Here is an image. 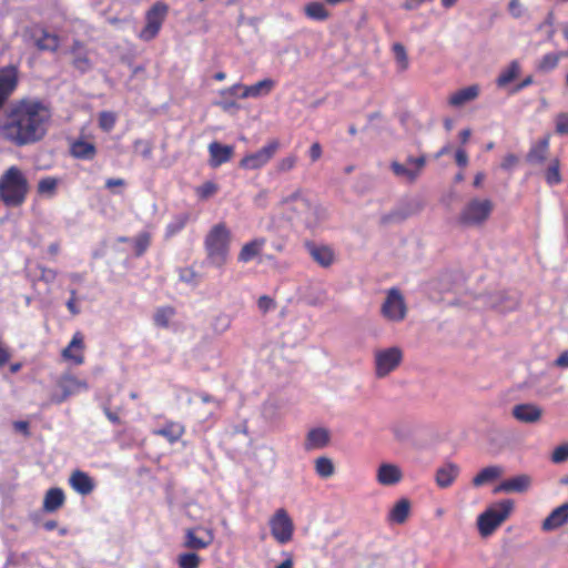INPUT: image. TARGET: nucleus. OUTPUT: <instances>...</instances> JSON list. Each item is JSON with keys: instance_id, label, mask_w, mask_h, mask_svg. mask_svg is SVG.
<instances>
[{"instance_id": "1", "label": "nucleus", "mask_w": 568, "mask_h": 568, "mask_svg": "<svg viewBox=\"0 0 568 568\" xmlns=\"http://www.w3.org/2000/svg\"><path fill=\"white\" fill-rule=\"evenodd\" d=\"M49 102L39 98H22L11 102L0 116V139L16 148L41 142L52 124Z\"/></svg>"}, {"instance_id": "2", "label": "nucleus", "mask_w": 568, "mask_h": 568, "mask_svg": "<svg viewBox=\"0 0 568 568\" xmlns=\"http://www.w3.org/2000/svg\"><path fill=\"white\" fill-rule=\"evenodd\" d=\"M29 192V183L18 166H10L0 176V200L9 207L23 204Z\"/></svg>"}, {"instance_id": "3", "label": "nucleus", "mask_w": 568, "mask_h": 568, "mask_svg": "<svg viewBox=\"0 0 568 568\" xmlns=\"http://www.w3.org/2000/svg\"><path fill=\"white\" fill-rule=\"evenodd\" d=\"M207 260L215 267H223L229 258L230 232L223 223L214 225L205 237Z\"/></svg>"}, {"instance_id": "4", "label": "nucleus", "mask_w": 568, "mask_h": 568, "mask_svg": "<svg viewBox=\"0 0 568 568\" xmlns=\"http://www.w3.org/2000/svg\"><path fill=\"white\" fill-rule=\"evenodd\" d=\"M281 204L296 213L297 217L310 229L315 227L324 215V210L305 199L300 189L283 197Z\"/></svg>"}, {"instance_id": "5", "label": "nucleus", "mask_w": 568, "mask_h": 568, "mask_svg": "<svg viewBox=\"0 0 568 568\" xmlns=\"http://www.w3.org/2000/svg\"><path fill=\"white\" fill-rule=\"evenodd\" d=\"M514 501L510 499L500 500L488 507L477 518V526L480 536H490L511 514Z\"/></svg>"}, {"instance_id": "6", "label": "nucleus", "mask_w": 568, "mask_h": 568, "mask_svg": "<svg viewBox=\"0 0 568 568\" xmlns=\"http://www.w3.org/2000/svg\"><path fill=\"white\" fill-rule=\"evenodd\" d=\"M494 204L488 199H473L460 211L458 222L465 226H478L490 216Z\"/></svg>"}, {"instance_id": "7", "label": "nucleus", "mask_w": 568, "mask_h": 568, "mask_svg": "<svg viewBox=\"0 0 568 568\" xmlns=\"http://www.w3.org/2000/svg\"><path fill=\"white\" fill-rule=\"evenodd\" d=\"M402 361L403 352L397 346L376 349L374 353V366L376 377L384 378L388 376L400 365Z\"/></svg>"}, {"instance_id": "8", "label": "nucleus", "mask_w": 568, "mask_h": 568, "mask_svg": "<svg viewBox=\"0 0 568 568\" xmlns=\"http://www.w3.org/2000/svg\"><path fill=\"white\" fill-rule=\"evenodd\" d=\"M169 13V6L162 1L155 2L145 13V26L140 32L144 41L154 39Z\"/></svg>"}, {"instance_id": "9", "label": "nucleus", "mask_w": 568, "mask_h": 568, "mask_svg": "<svg viewBox=\"0 0 568 568\" xmlns=\"http://www.w3.org/2000/svg\"><path fill=\"white\" fill-rule=\"evenodd\" d=\"M382 314L392 322H400L406 316V304L398 288H389L382 305Z\"/></svg>"}, {"instance_id": "10", "label": "nucleus", "mask_w": 568, "mask_h": 568, "mask_svg": "<svg viewBox=\"0 0 568 568\" xmlns=\"http://www.w3.org/2000/svg\"><path fill=\"white\" fill-rule=\"evenodd\" d=\"M280 149L278 140H272L256 152L245 155L240 166L245 170H257L266 165Z\"/></svg>"}, {"instance_id": "11", "label": "nucleus", "mask_w": 568, "mask_h": 568, "mask_svg": "<svg viewBox=\"0 0 568 568\" xmlns=\"http://www.w3.org/2000/svg\"><path fill=\"white\" fill-rule=\"evenodd\" d=\"M214 531L212 528L196 526L187 528L184 532L183 547L194 552L211 546L214 541Z\"/></svg>"}, {"instance_id": "12", "label": "nucleus", "mask_w": 568, "mask_h": 568, "mask_svg": "<svg viewBox=\"0 0 568 568\" xmlns=\"http://www.w3.org/2000/svg\"><path fill=\"white\" fill-rule=\"evenodd\" d=\"M272 536L280 542L286 544L293 536V523L287 513L281 508L277 509L270 520Z\"/></svg>"}, {"instance_id": "13", "label": "nucleus", "mask_w": 568, "mask_h": 568, "mask_svg": "<svg viewBox=\"0 0 568 568\" xmlns=\"http://www.w3.org/2000/svg\"><path fill=\"white\" fill-rule=\"evenodd\" d=\"M425 165V156L420 155L417 158L407 159L406 163L400 164L398 162L392 163V170L394 174L405 182H414L422 173Z\"/></svg>"}, {"instance_id": "14", "label": "nucleus", "mask_w": 568, "mask_h": 568, "mask_svg": "<svg viewBox=\"0 0 568 568\" xmlns=\"http://www.w3.org/2000/svg\"><path fill=\"white\" fill-rule=\"evenodd\" d=\"M542 414V408L532 403L517 404L511 409L513 417L525 424L538 423L541 419Z\"/></svg>"}, {"instance_id": "15", "label": "nucleus", "mask_w": 568, "mask_h": 568, "mask_svg": "<svg viewBox=\"0 0 568 568\" xmlns=\"http://www.w3.org/2000/svg\"><path fill=\"white\" fill-rule=\"evenodd\" d=\"M305 248L312 260L324 268L329 267L335 262V253L333 248L327 245L306 242Z\"/></svg>"}, {"instance_id": "16", "label": "nucleus", "mask_w": 568, "mask_h": 568, "mask_svg": "<svg viewBox=\"0 0 568 568\" xmlns=\"http://www.w3.org/2000/svg\"><path fill=\"white\" fill-rule=\"evenodd\" d=\"M18 84V71L10 65L0 70V109Z\"/></svg>"}, {"instance_id": "17", "label": "nucleus", "mask_w": 568, "mask_h": 568, "mask_svg": "<svg viewBox=\"0 0 568 568\" xmlns=\"http://www.w3.org/2000/svg\"><path fill=\"white\" fill-rule=\"evenodd\" d=\"M403 477L400 467L392 463H382L376 470V480L382 486H395Z\"/></svg>"}, {"instance_id": "18", "label": "nucleus", "mask_w": 568, "mask_h": 568, "mask_svg": "<svg viewBox=\"0 0 568 568\" xmlns=\"http://www.w3.org/2000/svg\"><path fill=\"white\" fill-rule=\"evenodd\" d=\"M550 145V135L547 134L536 142H532L527 154L526 162L531 165L542 164L548 156Z\"/></svg>"}, {"instance_id": "19", "label": "nucleus", "mask_w": 568, "mask_h": 568, "mask_svg": "<svg viewBox=\"0 0 568 568\" xmlns=\"http://www.w3.org/2000/svg\"><path fill=\"white\" fill-rule=\"evenodd\" d=\"M460 474V467L452 462L443 464L435 470L434 479L439 488L450 487Z\"/></svg>"}, {"instance_id": "20", "label": "nucleus", "mask_w": 568, "mask_h": 568, "mask_svg": "<svg viewBox=\"0 0 568 568\" xmlns=\"http://www.w3.org/2000/svg\"><path fill=\"white\" fill-rule=\"evenodd\" d=\"M58 386L61 388L62 395L54 399L57 403H61L65 400L69 396L79 394L80 392L88 389L87 382L81 381L73 375L62 376L58 382Z\"/></svg>"}, {"instance_id": "21", "label": "nucleus", "mask_w": 568, "mask_h": 568, "mask_svg": "<svg viewBox=\"0 0 568 568\" xmlns=\"http://www.w3.org/2000/svg\"><path fill=\"white\" fill-rule=\"evenodd\" d=\"M531 484V478L528 475H518L501 481L495 487L494 493H524Z\"/></svg>"}, {"instance_id": "22", "label": "nucleus", "mask_w": 568, "mask_h": 568, "mask_svg": "<svg viewBox=\"0 0 568 568\" xmlns=\"http://www.w3.org/2000/svg\"><path fill=\"white\" fill-rule=\"evenodd\" d=\"M210 165L219 168L229 162L234 153V148L231 145H223L219 142H212L209 145Z\"/></svg>"}, {"instance_id": "23", "label": "nucleus", "mask_w": 568, "mask_h": 568, "mask_svg": "<svg viewBox=\"0 0 568 568\" xmlns=\"http://www.w3.org/2000/svg\"><path fill=\"white\" fill-rule=\"evenodd\" d=\"M479 93L480 87L478 84H471L469 87L459 89L452 93L448 98V103L452 106L460 108L466 103L476 100Z\"/></svg>"}, {"instance_id": "24", "label": "nucleus", "mask_w": 568, "mask_h": 568, "mask_svg": "<svg viewBox=\"0 0 568 568\" xmlns=\"http://www.w3.org/2000/svg\"><path fill=\"white\" fill-rule=\"evenodd\" d=\"M69 484L73 490L83 496L90 495L95 487L94 480L82 470H74L69 478Z\"/></svg>"}, {"instance_id": "25", "label": "nucleus", "mask_w": 568, "mask_h": 568, "mask_svg": "<svg viewBox=\"0 0 568 568\" xmlns=\"http://www.w3.org/2000/svg\"><path fill=\"white\" fill-rule=\"evenodd\" d=\"M329 438V432L326 428H313L306 435L304 448L307 452L324 448L328 445Z\"/></svg>"}, {"instance_id": "26", "label": "nucleus", "mask_w": 568, "mask_h": 568, "mask_svg": "<svg viewBox=\"0 0 568 568\" xmlns=\"http://www.w3.org/2000/svg\"><path fill=\"white\" fill-rule=\"evenodd\" d=\"M34 45L41 51H55L59 47L58 36L45 31L44 29H34L32 31Z\"/></svg>"}, {"instance_id": "27", "label": "nucleus", "mask_w": 568, "mask_h": 568, "mask_svg": "<svg viewBox=\"0 0 568 568\" xmlns=\"http://www.w3.org/2000/svg\"><path fill=\"white\" fill-rule=\"evenodd\" d=\"M83 336L81 333H75L70 344L62 351V356L65 359L72 361L77 365H81L84 362L83 357Z\"/></svg>"}, {"instance_id": "28", "label": "nucleus", "mask_w": 568, "mask_h": 568, "mask_svg": "<svg viewBox=\"0 0 568 568\" xmlns=\"http://www.w3.org/2000/svg\"><path fill=\"white\" fill-rule=\"evenodd\" d=\"M568 523V503L554 509L549 516L542 521V529L546 531L554 530Z\"/></svg>"}, {"instance_id": "29", "label": "nucleus", "mask_w": 568, "mask_h": 568, "mask_svg": "<svg viewBox=\"0 0 568 568\" xmlns=\"http://www.w3.org/2000/svg\"><path fill=\"white\" fill-rule=\"evenodd\" d=\"M70 152L77 159L92 160L97 154V148L83 139H77L71 143Z\"/></svg>"}, {"instance_id": "30", "label": "nucleus", "mask_w": 568, "mask_h": 568, "mask_svg": "<svg viewBox=\"0 0 568 568\" xmlns=\"http://www.w3.org/2000/svg\"><path fill=\"white\" fill-rule=\"evenodd\" d=\"M274 87V81L271 79H264L262 81L256 82L252 85H245L243 88V92H241L240 98H258L261 95H266L271 92Z\"/></svg>"}, {"instance_id": "31", "label": "nucleus", "mask_w": 568, "mask_h": 568, "mask_svg": "<svg viewBox=\"0 0 568 568\" xmlns=\"http://www.w3.org/2000/svg\"><path fill=\"white\" fill-rule=\"evenodd\" d=\"M185 428L178 422H168L163 427L153 430L154 435L165 437L170 443L178 442L184 434Z\"/></svg>"}, {"instance_id": "32", "label": "nucleus", "mask_w": 568, "mask_h": 568, "mask_svg": "<svg viewBox=\"0 0 568 568\" xmlns=\"http://www.w3.org/2000/svg\"><path fill=\"white\" fill-rule=\"evenodd\" d=\"M73 65L80 72L84 73L92 68V63L88 57V53L79 41H75L72 45Z\"/></svg>"}, {"instance_id": "33", "label": "nucleus", "mask_w": 568, "mask_h": 568, "mask_svg": "<svg viewBox=\"0 0 568 568\" xmlns=\"http://www.w3.org/2000/svg\"><path fill=\"white\" fill-rule=\"evenodd\" d=\"M64 493L61 488H50L43 499V509L47 513H53L64 504Z\"/></svg>"}, {"instance_id": "34", "label": "nucleus", "mask_w": 568, "mask_h": 568, "mask_svg": "<svg viewBox=\"0 0 568 568\" xmlns=\"http://www.w3.org/2000/svg\"><path fill=\"white\" fill-rule=\"evenodd\" d=\"M410 504L408 499L398 500L388 513V521L392 524H403L409 515Z\"/></svg>"}, {"instance_id": "35", "label": "nucleus", "mask_w": 568, "mask_h": 568, "mask_svg": "<svg viewBox=\"0 0 568 568\" xmlns=\"http://www.w3.org/2000/svg\"><path fill=\"white\" fill-rule=\"evenodd\" d=\"M265 244L264 239H254L243 245L239 254V261L247 263L257 256Z\"/></svg>"}, {"instance_id": "36", "label": "nucleus", "mask_w": 568, "mask_h": 568, "mask_svg": "<svg viewBox=\"0 0 568 568\" xmlns=\"http://www.w3.org/2000/svg\"><path fill=\"white\" fill-rule=\"evenodd\" d=\"M520 74V64L518 61H511L496 79V84L498 88H505L514 80L518 78Z\"/></svg>"}, {"instance_id": "37", "label": "nucleus", "mask_w": 568, "mask_h": 568, "mask_svg": "<svg viewBox=\"0 0 568 568\" xmlns=\"http://www.w3.org/2000/svg\"><path fill=\"white\" fill-rule=\"evenodd\" d=\"M503 475V468L499 466H488L483 468L474 478L473 485L475 487H480L485 484H488Z\"/></svg>"}, {"instance_id": "38", "label": "nucleus", "mask_w": 568, "mask_h": 568, "mask_svg": "<svg viewBox=\"0 0 568 568\" xmlns=\"http://www.w3.org/2000/svg\"><path fill=\"white\" fill-rule=\"evenodd\" d=\"M567 55H568V53L564 52V51L546 53L538 61L536 69H537V71L542 72V73L550 72L557 68L560 59L565 58Z\"/></svg>"}, {"instance_id": "39", "label": "nucleus", "mask_w": 568, "mask_h": 568, "mask_svg": "<svg viewBox=\"0 0 568 568\" xmlns=\"http://www.w3.org/2000/svg\"><path fill=\"white\" fill-rule=\"evenodd\" d=\"M545 180L550 186L558 185L562 182L560 173V160L558 158H555L550 161L545 172Z\"/></svg>"}, {"instance_id": "40", "label": "nucleus", "mask_w": 568, "mask_h": 568, "mask_svg": "<svg viewBox=\"0 0 568 568\" xmlns=\"http://www.w3.org/2000/svg\"><path fill=\"white\" fill-rule=\"evenodd\" d=\"M189 213H180L175 215L173 220L166 225L165 239H170L178 234L180 231H182L186 223L189 222Z\"/></svg>"}, {"instance_id": "41", "label": "nucleus", "mask_w": 568, "mask_h": 568, "mask_svg": "<svg viewBox=\"0 0 568 568\" xmlns=\"http://www.w3.org/2000/svg\"><path fill=\"white\" fill-rule=\"evenodd\" d=\"M305 14L313 20L324 21L329 17L328 11L321 2H311L304 9Z\"/></svg>"}, {"instance_id": "42", "label": "nucleus", "mask_w": 568, "mask_h": 568, "mask_svg": "<svg viewBox=\"0 0 568 568\" xmlns=\"http://www.w3.org/2000/svg\"><path fill=\"white\" fill-rule=\"evenodd\" d=\"M315 471L321 478H329L335 473V467L331 458L322 456L315 459Z\"/></svg>"}, {"instance_id": "43", "label": "nucleus", "mask_w": 568, "mask_h": 568, "mask_svg": "<svg viewBox=\"0 0 568 568\" xmlns=\"http://www.w3.org/2000/svg\"><path fill=\"white\" fill-rule=\"evenodd\" d=\"M179 568H199L201 564V557L194 552H182L176 559Z\"/></svg>"}, {"instance_id": "44", "label": "nucleus", "mask_w": 568, "mask_h": 568, "mask_svg": "<svg viewBox=\"0 0 568 568\" xmlns=\"http://www.w3.org/2000/svg\"><path fill=\"white\" fill-rule=\"evenodd\" d=\"M151 244V234L149 232H141L133 239L134 254L141 256L145 253Z\"/></svg>"}, {"instance_id": "45", "label": "nucleus", "mask_w": 568, "mask_h": 568, "mask_svg": "<svg viewBox=\"0 0 568 568\" xmlns=\"http://www.w3.org/2000/svg\"><path fill=\"white\" fill-rule=\"evenodd\" d=\"M58 179L47 176L41 179L38 183V193L45 196H53L58 186Z\"/></svg>"}, {"instance_id": "46", "label": "nucleus", "mask_w": 568, "mask_h": 568, "mask_svg": "<svg viewBox=\"0 0 568 568\" xmlns=\"http://www.w3.org/2000/svg\"><path fill=\"white\" fill-rule=\"evenodd\" d=\"M537 30H545L546 41L552 42L556 33L555 30V13L549 11L545 20L537 27Z\"/></svg>"}, {"instance_id": "47", "label": "nucleus", "mask_w": 568, "mask_h": 568, "mask_svg": "<svg viewBox=\"0 0 568 568\" xmlns=\"http://www.w3.org/2000/svg\"><path fill=\"white\" fill-rule=\"evenodd\" d=\"M174 315L172 307H161L154 313V323L160 327H168L171 318Z\"/></svg>"}, {"instance_id": "48", "label": "nucleus", "mask_w": 568, "mask_h": 568, "mask_svg": "<svg viewBox=\"0 0 568 568\" xmlns=\"http://www.w3.org/2000/svg\"><path fill=\"white\" fill-rule=\"evenodd\" d=\"M232 324V318L229 314L220 313L213 320L212 327L213 331L217 334L225 333Z\"/></svg>"}, {"instance_id": "49", "label": "nucleus", "mask_w": 568, "mask_h": 568, "mask_svg": "<svg viewBox=\"0 0 568 568\" xmlns=\"http://www.w3.org/2000/svg\"><path fill=\"white\" fill-rule=\"evenodd\" d=\"M219 191V185L212 181H206L195 189L196 195L201 200H207Z\"/></svg>"}, {"instance_id": "50", "label": "nucleus", "mask_w": 568, "mask_h": 568, "mask_svg": "<svg viewBox=\"0 0 568 568\" xmlns=\"http://www.w3.org/2000/svg\"><path fill=\"white\" fill-rule=\"evenodd\" d=\"M393 52L398 64V69L402 71L406 70L408 67V60L404 45H402L400 43H395L393 45Z\"/></svg>"}, {"instance_id": "51", "label": "nucleus", "mask_w": 568, "mask_h": 568, "mask_svg": "<svg viewBox=\"0 0 568 568\" xmlns=\"http://www.w3.org/2000/svg\"><path fill=\"white\" fill-rule=\"evenodd\" d=\"M297 156L290 154L277 162L276 169L280 173H285L293 170L296 165Z\"/></svg>"}, {"instance_id": "52", "label": "nucleus", "mask_w": 568, "mask_h": 568, "mask_svg": "<svg viewBox=\"0 0 568 568\" xmlns=\"http://www.w3.org/2000/svg\"><path fill=\"white\" fill-rule=\"evenodd\" d=\"M115 124V115L112 112H101L99 115V125L105 132H109L113 129Z\"/></svg>"}, {"instance_id": "53", "label": "nucleus", "mask_w": 568, "mask_h": 568, "mask_svg": "<svg viewBox=\"0 0 568 568\" xmlns=\"http://www.w3.org/2000/svg\"><path fill=\"white\" fill-rule=\"evenodd\" d=\"M152 144L145 140H136L134 142V150L145 160H150L152 156Z\"/></svg>"}, {"instance_id": "54", "label": "nucleus", "mask_w": 568, "mask_h": 568, "mask_svg": "<svg viewBox=\"0 0 568 568\" xmlns=\"http://www.w3.org/2000/svg\"><path fill=\"white\" fill-rule=\"evenodd\" d=\"M554 463H562L568 459V444L557 446L551 455Z\"/></svg>"}, {"instance_id": "55", "label": "nucleus", "mask_w": 568, "mask_h": 568, "mask_svg": "<svg viewBox=\"0 0 568 568\" xmlns=\"http://www.w3.org/2000/svg\"><path fill=\"white\" fill-rule=\"evenodd\" d=\"M556 132L560 135L568 133V113H559L556 116Z\"/></svg>"}, {"instance_id": "56", "label": "nucleus", "mask_w": 568, "mask_h": 568, "mask_svg": "<svg viewBox=\"0 0 568 568\" xmlns=\"http://www.w3.org/2000/svg\"><path fill=\"white\" fill-rule=\"evenodd\" d=\"M180 280L192 285L199 284L197 274L190 267L180 271Z\"/></svg>"}, {"instance_id": "57", "label": "nucleus", "mask_w": 568, "mask_h": 568, "mask_svg": "<svg viewBox=\"0 0 568 568\" xmlns=\"http://www.w3.org/2000/svg\"><path fill=\"white\" fill-rule=\"evenodd\" d=\"M257 306L258 310L265 314L275 308V302L272 297L263 295L258 298Z\"/></svg>"}, {"instance_id": "58", "label": "nucleus", "mask_w": 568, "mask_h": 568, "mask_svg": "<svg viewBox=\"0 0 568 568\" xmlns=\"http://www.w3.org/2000/svg\"><path fill=\"white\" fill-rule=\"evenodd\" d=\"M519 163V158L514 153H508L504 156L500 168L505 171L513 170Z\"/></svg>"}, {"instance_id": "59", "label": "nucleus", "mask_w": 568, "mask_h": 568, "mask_svg": "<svg viewBox=\"0 0 568 568\" xmlns=\"http://www.w3.org/2000/svg\"><path fill=\"white\" fill-rule=\"evenodd\" d=\"M11 357L12 354L9 346L2 339H0V368L7 365Z\"/></svg>"}, {"instance_id": "60", "label": "nucleus", "mask_w": 568, "mask_h": 568, "mask_svg": "<svg viewBox=\"0 0 568 568\" xmlns=\"http://www.w3.org/2000/svg\"><path fill=\"white\" fill-rule=\"evenodd\" d=\"M40 280L50 284L53 283L57 278L58 272L48 267H40Z\"/></svg>"}, {"instance_id": "61", "label": "nucleus", "mask_w": 568, "mask_h": 568, "mask_svg": "<svg viewBox=\"0 0 568 568\" xmlns=\"http://www.w3.org/2000/svg\"><path fill=\"white\" fill-rule=\"evenodd\" d=\"M276 410H277V407H276L275 403H273V402H266L263 405V415L268 420H273L276 418Z\"/></svg>"}, {"instance_id": "62", "label": "nucleus", "mask_w": 568, "mask_h": 568, "mask_svg": "<svg viewBox=\"0 0 568 568\" xmlns=\"http://www.w3.org/2000/svg\"><path fill=\"white\" fill-rule=\"evenodd\" d=\"M455 161L458 166L466 168L468 164V154L464 149H458L455 153Z\"/></svg>"}, {"instance_id": "63", "label": "nucleus", "mask_w": 568, "mask_h": 568, "mask_svg": "<svg viewBox=\"0 0 568 568\" xmlns=\"http://www.w3.org/2000/svg\"><path fill=\"white\" fill-rule=\"evenodd\" d=\"M310 158L312 162L317 161L322 156V146L320 143L315 142L310 148Z\"/></svg>"}, {"instance_id": "64", "label": "nucleus", "mask_w": 568, "mask_h": 568, "mask_svg": "<svg viewBox=\"0 0 568 568\" xmlns=\"http://www.w3.org/2000/svg\"><path fill=\"white\" fill-rule=\"evenodd\" d=\"M556 366L561 368L568 367V351L562 352L555 362Z\"/></svg>"}]
</instances>
